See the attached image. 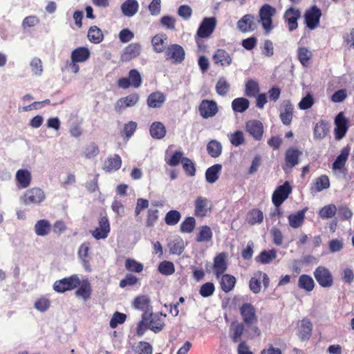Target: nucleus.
<instances>
[{
    "label": "nucleus",
    "instance_id": "31",
    "mask_svg": "<svg viewBox=\"0 0 354 354\" xmlns=\"http://www.w3.org/2000/svg\"><path fill=\"white\" fill-rule=\"evenodd\" d=\"M330 129L329 123L325 120H320L315 125L313 135L315 139H324L328 134Z\"/></svg>",
    "mask_w": 354,
    "mask_h": 354
},
{
    "label": "nucleus",
    "instance_id": "17",
    "mask_svg": "<svg viewBox=\"0 0 354 354\" xmlns=\"http://www.w3.org/2000/svg\"><path fill=\"white\" fill-rule=\"evenodd\" d=\"M300 11L293 8H290L285 12L283 18L288 24L290 31H292L297 28V20L300 18Z\"/></svg>",
    "mask_w": 354,
    "mask_h": 354
},
{
    "label": "nucleus",
    "instance_id": "50",
    "mask_svg": "<svg viewBox=\"0 0 354 354\" xmlns=\"http://www.w3.org/2000/svg\"><path fill=\"white\" fill-rule=\"evenodd\" d=\"M247 219L252 225L259 224L263 220V214L258 209H253L248 213Z\"/></svg>",
    "mask_w": 354,
    "mask_h": 354
},
{
    "label": "nucleus",
    "instance_id": "5",
    "mask_svg": "<svg viewBox=\"0 0 354 354\" xmlns=\"http://www.w3.org/2000/svg\"><path fill=\"white\" fill-rule=\"evenodd\" d=\"M314 277L323 288H330L333 284V277L330 271L324 266H319L315 269Z\"/></svg>",
    "mask_w": 354,
    "mask_h": 354
},
{
    "label": "nucleus",
    "instance_id": "9",
    "mask_svg": "<svg viewBox=\"0 0 354 354\" xmlns=\"http://www.w3.org/2000/svg\"><path fill=\"white\" fill-rule=\"evenodd\" d=\"M216 26V19L212 17H205L203 19L201 25L199 26L196 36L200 38H207L214 32Z\"/></svg>",
    "mask_w": 354,
    "mask_h": 354
},
{
    "label": "nucleus",
    "instance_id": "51",
    "mask_svg": "<svg viewBox=\"0 0 354 354\" xmlns=\"http://www.w3.org/2000/svg\"><path fill=\"white\" fill-rule=\"evenodd\" d=\"M83 153L86 159H93L98 156L100 149L95 143L91 142L85 147Z\"/></svg>",
    "mask_w": 354,
    "mask_h": 354
},
{
    "label": "nucleus",
    "instance_id": "46",
    "mask_svg": "<svg viewBox=\"0 0 354 354\" xmlns=\"http://www.w3.org/2000/svg\"><path fill=\"white\" fill-rule=\"evenodd\" d=\"M222 145L220 142L212 140L207 145V151L209 155L213 158L218 157L222 152Z\"/></svg>",
    "mask_w": 354,
    "mask_h": 354
},
{
    "label": "nucleus",
    "instance_id": "53",
    "mask_svg": "<svg viewBox=\"0 0 354 354\" xmlns=\"http://www.w3.org/2000/svg\"><path fill=\"white\" fill-rule=\"evenodd\" d=\"M30 68L33 75L41 76L43 73L41 60L38 57L32 58L30 62Z\"/></svg>",
    "mask_w": 354,
    "mask_h": 354
},
{
    "label": "nucleus",
    "instance_id": "32",
    "mask_svg": "<svg viewBox=\"0 0 354 354\" xmlns=\"http://www.w3.org/2000/svg\"><path fill=\"white\" fill-rule=\"evenodd\" d=\"M254 16L245 15L237 23V27L241 32H250L254 29Z\"/></svg>",
    "mask_w": 354,
    "mask_h": 354
},
{
    "label": "nucleus",
    "instance_id": "41",
    "mask_svg": "<svg viewBox=\"0 0 354 354\" xmlns=\"http://www.w3.org/2000/svg\"><path fill=\"white\" fill-rule=\"evenodd\" d=\"M250 106V102L245 97H237L232 102V110L236 113H243Z\"/></svg>",
    "mask_w": 354,
    "mask_h": 354
},
{
    "label": "nucleus",
    "instance_id": "61",
    "mask_svg": "<svg viewBox=\"0 0 354 354\" xmlns=\"http://www.w3.org/2000/svg\"><path fill=\"white\" fill-rule=\"evenodd\" d=\"M158 271L164 275H171L175 272V267L172 262L164 261L159 264Z\"/></svg>",
    "mask_w": 354,
    "mask_h": 354
},
{
    "label": "nucleus",
    "instance_id": "28",
    "mask_svg": "<svg viewBox=\"0 0 354 354\" xmlns=\"http://www.w3.org/2000/svg\"><path fill=\"white\" fill-rule=\"evenodd\" d=\"M349 155V149L345 147L342 149L340 154L337 157L333 164L332 169L334 171L339 170L343 172L345 170V164Z\"/></svg>",
    "mask_w": 354,
    "mask_h": 354
},
{
    "label": "nucleus",
    "instance_id": "13",
    "mask_svg": "<svg viewBox=\"0 0 354 354\" xmlns=\"http://www.w3.org/2000/svg\"><path fill=\"white\" fill-rule=\"evenodd\" d=\"M142 51V46L138 43H131L127 46L122 51L120 59L127 62L138 57Z\"/></svg>",
    "mask_w": 354,
    "mask_h": 354
},
{
    "label": "nucleus",
    "instance_id": "6",
    "mask_svg": "<svg viewBox=\"0 0 354 354\" xmlns=\"http://www.w3.org/2000/svg\"><path fill=\"white\" fill-rule=\"evenodd\" d=\"M111 231L110 223L106 216H100L98 226L90 232L95 240L106 239Z\"/></svg>",
    "mask_w": 354,
    "mask_h": 354
},
{
    "label": "nucleus",
    "instance_id": "26",
    "mask_svg": "<svg viewBox=\"0 0 354 354\" xmlns=\"http://www.w3.org/2000/svg\"><path fill=\"white\" fill-rule=\"evenodd\" d=\"M308 207H305L296 213L291 214L288 216V222L290 227L292 228H299L302 226L305 219V214Z\"/></svg>",
    "mask_w": 354,
    "mask_h": 354
},
{
    "label": "nucleus",
    "instance_id": "58",
    "mask_svg": "<svg viewBox=\"0 0 354 354\" xmlns=\"http://www.w3.org/2000/svg\"><path fill=\"white\" fill-rule=\"evenodd\" d=\"M259 91V84L256 81L250 80L246 82L245 93L247 96L255 97Z\"/></svg>",
    "mask_w": 354,
    "mask_h": 354
},
{
    "label": "nucleus",
    "instance_id": "30",
    "mask_svg": "<svg viewBox=\"0 0 354 354\" xmlns=\"http://www.w3.org/2000/svg\"><path fill=\"white\" fill-rule=\"evenodd\" d=\"M293 106L289 101L283 103L282 110L280 113V118L285 125H289L292 120Z\"/></svg>",
    "mask_w": 354,
    "mask_h": 354
},
{
    "label": "nucleus",
    "instance_id": "34",
    "mask_svg": "<svg viewBox=\"0 0 354 354\" xmlns=\"http://www.w3.org/2000/svg\"><path fill=\"white\" fill-rule=\"evenodd\" d=\"M167 42V36L165 34H158L151 39V44L153 50L156 53H162L165 51V45Z\"/></svg>",
    "mask_w": 354,
    "mask_h": 354
},
{
    "label": "nucleus",
    "instance_id": "55",
    "mask_svg": "<svg viewBox=\"0 0 354 354\" xmlns=\"http://www.w3.org/2000/svg\"><path fill=\"white\" fill-rule=\"evenodd\" d=\"M277 257V252L275 250H270L268 251L264 250L261 252L259 256L257 257L258 261L266 264Z\"/></svg>",
    "mask_w": 354,
    "mask_h": 354
},
{
    "label": "nucleus",
    "instance_id": "8",
    "mask_svg": "<svg viewBox=\"0 0 354 354\" xmlns=\"http://www.w3.org/2000/svg\"><path fill=\"white\" fill-rule=\"evenodd\" d=\"M185 50L178 44H171L165 49V57L166 59L173 62L181 63L185 59Z\"/></svg>",
    "mask_w": 354,
    "mask_h": 354
},
{
    "label": "nucleus",
    "instance_id": "48",
    "mask_svg": "<svg viewBox=\"0 0 354 354\" xmlns=\"http://www.w3.org/2000/svg\"><path fill=\"white\" fill-rule=\"evenodd\" d=\"M87 36L88 40L94 44H99L103 39L102 30L95 26H91L89 28Z\"/></svg>",
    "mask_w": 354,
    "mask_h": 354
},
{
    "label": "nucleus",
    "instance_id": "10",
    "mask_svg": "<svg viewBox=\"0 0 354 354\" xmlns=\"http://www.w3.org/2000/svg\"><path fill=\"white\" fill-rule=\"evenodd\" d=\"M321 16V10L316 6H312L310 8L306 11L304 15L306 26L310 30H314L316 28L319 24Z\"/></svg>",
    "mask_w": 354,
    "mask_h": 354
},
{
    "label": "nucleus",
    "instance_id": "3",
    "mask_svg": "<svg viewBox=\"0 0 354 354\" xmlns=\"http://www.w3.org/2000/svg\"><path fill=\"white\" fill-rule=\"evenodd\" d=\"M276 10L268 4H264L259 10V21L266 32L270 31L272 26V17L275 15Z\"/></svg>",
    "mask_w": 354,
    "mask_h": 354
},
{
    "label": "nucleus",
    "instance_id": "18",
    "mask_svg": "<svg viewBox=\"0 0 354 354\" xmlns=\"http://www.w3.org/2000/svg\"><path fill=\"white\" fill-rule=\"evenodd\" d=\"M240 313L245 324H252L257 322L256 310L250 304H244L240 308Z\"/></svg>",
    "mask_w": 354,
    "mask_h": 354
},
{
    "label": "nucleus",
    "instance_id": "22",
    "mask_svg": "<svg viewBox=\"0 0 354 354\" xmlns=\"http://www.w3.org/2000/svg\"><path fill=\"white\" fill-rule=\"evenodd\" d=\"M133 305L135 308L142 310L143 313H149L152 311L151 300L147 295L138 296L135 298Z\"/></svg>",
    "mask_w": 354,
    "mask_h": 354
},
{
    "label": "nucleus",
    "instance_id": "56",
    "mask_svg": "<svg viewBox=\"0 0 354 354\" xmlns=\"http://www.w3.org/2000/svg\"><path fill=\"white\" fill-rule=\"evenodd\" d=\"M230 143L234 147H239L245 143V137L243 132L236 131L228 135Z\"/></svg>",
    "mask_w": 354,
    "mask_h": 354
},
{
    "label": "nucleus",
    "instance_id": "33",
    "mask_svg": "<svg viewBox=\"0 0 354 354\" xmlns=\"http://www.w3.org/2000/svg\"><path fill=\"white\" fill-rule=\"evenodd\" d=\"M122 165V160L120 156L115 154L109 157L104 162L103 169L106 172H111L119 169Z\"/></svg>",
    "mask_w": 354,
    "mask_h": 354
},
{
    "label": "nucleus",
    "instance_id": "15",
    "mask_svg": "<svg viewBox=\"0 0 354 354\" xmlns=\"http://www.w3.org/2000/svg\"><path fill=\"white\" fill-rule=\"evenodd\" d=\"M335 133L337 140L343 138L348 130L347 120L342 112L337 114L335 119Z\"/></svg>",
    "mask_w": 354,
    "mask_h": 354
},
{
    "label": "nucleus",
    "instance_id": "39",
    "mask_svg": "<svg viewBox=\"0 0 354 354\" xmlns=\"http://www.w3.org/2000/svg\"><path fill=\"white\" fill-rule=\"evenodd\" d=\"M221 288L225 292H230L234 287L236 283V279L234 277L230 274H222L221 276Z\"/></svg>",
    "mask_w": 354,
    "mask_h": 354
},
{
    "label": "nucleus",
    "instance_id": "20",
    "mask_svg": "<svg viewBox=\"0 0 354 354\" xmlns=\"http://www.w3.org/2000/svg\"><path fill=\"white\" fill-rule=\"evenodd\" d=\"M212 59L214 64L221 66H229L232 62L230 55L224 49H218L214 53Z\"/></svg>",
    "mask_w": 354,
    "mask_h": 354
},
{
    "label": "nucleus",
    "instance_id": "64",
    "mask_svg": "<svg viewBox=\"0 0 354 354\" xmlns=\"http://www.w3.org/2000/svg\"><path fill=\"white\" fill-rule=\"evenodd\" d=\"M215 286L212 282H206L200 288L199 293L203 297H208L214 294Z\"/></svg>",
    "mask_w": 354,
    "mask_h": 354
},
{
    "label": "nucleus",
    "instance_id": "45",
    "mask_svg": "<svg viewBox=\"0 0 354 354\" xmlns=\"http://www.w3.org/2000/svg\"><path fill=\"white\" fill-rule=\"evenodd\" d=\"M212 231L207 225H203L199 228L196 240L197 242H209L212 239Z\"/></svg>",
    "mask_w": 354,
    "mask_h": 354
},
{
    "label": "nucleus",
    "instance_id": "44",
    "mask_svg": "<svg viewBox=\"0 0 354 354\" xmlns=\"http://www.w3.org/2000/svg\"><path fill=\"white\" fill-rule=\"evenodd\" d=\"M221 168L222 167L219 164L209 167L205 172L206 180L209 183H215L218 178V174Z\"/></svg>",
    "mask_w": 354,
    "mask_h": 354
},
{
    "label": "nucleus",
    "instance_id": "4",
    "mask_svg": "<svg viewBox=\"0 0 354 354\" xmlns=\"http://www.w3.org/2000/svg\"><path fill=\"white\" fill-rule=\"evenodd\" d=\"M212 210V203L206 197L198 196L194 201V215L198 218L207 216Z\"/></svg>",
    "mask_w": 354,
    "mask_h": 354
},
{
    "label": "nucleus",
    "instance_id": "60",
    "mask_svg": "<svg viewBox=\"0 0 354 354\" xmlns=\"http://www.w3.org/2000/svg\"><path fill=\"white\" fill-rule=\"evenodd\" d=\"M196 225V220L192 216L187 217L180 224V230L184 233H191Z\"/></svg>",
    "mask_w": 354,
    "mask_h": 354
},
{
    "label": "nucleus",
    "instance_id": "7",
    "mask_svg": "<svg viewBox=\"0 0 354 354\" xmlns=\"http://www.w3.org/2000/svg\"><path fill=\"white\" fill-rule=\"evenodd\" d=\"M292 192V187L288 181H286L282 185L277 187L274 192L272 201L273 204L277 207H279L283 201L288 197Z\"/></svg>",
    "mask_w": 354,
    "mask_h": 354
},
{
    "label": "nucleus",
    "instance_id": "40",
    "mask_svg": "<svg viewBox=\"0 0 354 354\" xmlns=\"http://www.w3.org/2000/svg\"><path fill=\"white\" fill-rule=\"evenodd\" d=\"M170 252L172 254H180L185 249V242L180 236H176L169 243Z\"/></svg>",
    "mask_w": 354,
    "mask_h": 354
},
{
    "label": "nucleus",
    "instance_id": "42",
    "mask_svg": "<svg viewBox=\"0 0 354 354\" xmlns=\"http://www.w3.org/2000/svg\"><path fill=\"white\" fill-rule=\"evenodd\" d=\"M298 286L307 292H310L315 287V282L310 276L301 274L298 279Z\"/></svg>",
    "mask_w": 354,
    "mask_h": 354
},
{
    "label": "nucleus",
    "instance_id": "2",
    "mask_svg": "<svg viewBox=\"0 0 354 354\" xmlns=\"http://www.w3.org/2000/svg\"><path fill=\"white\" fill-rule=\"evenodd\" d=\"M80 284V279L77 274L65 277L56 281L53 284V290L59 293H64L66 291L71 290Z\"/></svg>",
    "mask_w": 354,
    "mask_h": 354
},
{
    "label": "nucleus",
    "instance_id": "24",
    "mask_svg": "<svg viewBox=\"0 0 354 354\" xmlns=\"http://www.w3.org/2000/svg\"><path fill=\"white\" fill-rule=\"evenodd\" d=\"M302 152L295 148H289L285 154L286 166L291 169L299 163V157Z\"/></svg>",
    "mask_w": 354,
    "mask_h": 354
},
{
    "label": "nucleus",
    "instance_id": "21",
    "mask_svg": "<svg viewBox=\"0 0 354 354\" xmlns=\"http://www.w3.org/2000/svg\"><path fill=\"white\" fill-rule=\"evenodd\" d=\"M227 269L226 254L223 252L218 254L214 260L213 271L217 279L225 272Z\"/></svg>",
    "mask_w": 354,
    "mask_h": 354
},
{
    "label": "nucleus",
    "instance_id": "27",
    "mask_svg": "<svg viewBox=\"0 0 354 354\" xmlns=\"http://www.w3.org/2000/svg\"><path fill=\"white\" fill-rule=\"evenodd\" d=\"M166 101V96L160 91L151 93L147 100V105L150 108H160Z\"/></svg>",
    "mask_w": 354,
    "mask_h": 354
},
{
    "label": "nucleus",
    "instance_id": "14",
    "mask_svg": "<svg viewBox=\"0 0 354 354\" xmlns=\"http://www.w3.org/2000/svg\"><path fill=\"white\" fill-rule=\"evenodd\" d=\"M139 98L137 93H132L121 97L115 103L114 109L116 112L120 113L126 108L134 106L138 103Z\"/></svg>",
    "mask_w": 354,
    "mask_h": 354
},
{
    "label": "nucleus",
    "instance_id": "29",
    "mask_svg": "<svg viewBox=\"0 0 354 354\" xmlns=\"http://www.w3.org/2000/svg\"><path fill=\"white\" fill-rule=\"evenodd\" d=\"M139 4L137 0H126L121 5L122 14L128 17L134 16L138 11Z\"/></svg>",
    "mask_w": 354,
    "mask_h": 354
},
{
    "label": "nucleus",
    "instance_id": "62",
    "mask_svg": "<svg viewBox=\"0 0 354 354\" xmlns=\"http://www.w3.org/2000/svg\"><path fill=\"white\" fill-rule=\"evenodd\" d=\"M261 280L259 276V272H257L254 274L250 281L249 286L250 290L254 294L259 293L261 288Z\"/></svg>",
    "mask_w": 354,
    "mask_h": 354
},
{
    "label": "nucleus",
    "instance_id": "16",
    "mask_svg": "<svg viewBox=\"0 0 354 354\" xmlns=\"http://www.w3.org/2000/svg\"><path fill=\"white\" fill-rule=\"evenodd\" d=\"M247 131L256 140H261L263 134V126L261 122L257 120H249L245 124Z\"/></svg>",
    "mask_w": 354,
    "mask_h": 354
},
{
    "label": "nucleus",
    "instance_id": "1",
    "mask_svg": "<svg viewBox=\"0 0 354 354\" xmlns=\"http://www.w3.org/2000/svg\"><path fill=\"white\" fill-rule=\"evenodd\" d=\"M166 315L158 313H142V320L137 326V334L139 336L144 335L147 329H150L157 333L161 331L165 326V317Z\"/></svg>",
    "mask_w": 354,
    "mask_h": 354
},
{
    "label": "nucleus",
    "instance_id": "59",
    "mask_svg": "<svg viewBox=\"0 0 354 354\" xmlns=\"http://www.w3.org/2000/svg\"><path fill=\"white\" fill-rule=\"evenodd\" d=\"M181 214L177 210H170L165 216V223L169 225H175L180 220Z\"/></svg>",
    "mask_w": 354,
    "mask_h": 354
},
{
    "label": "nucleus",
    "instance_id": "54",
    "mask_svg": "<svg viewBox=\"0 0 354 354\" xmlns=\"http://www.w3.org/2000/svg\"><path fill=\"white\" fill-rule=\"evenodd\" d=\"M125 268L133 272L140 273L143 270V265L133 259H127L124 263Z\"/></svg>",
    "mask_w": 354,
    "mask_h": 354
},
{
    "label": "nucleus",
    "instance_id": "63",
    "mask_svg": "<svg viewBox=\"0 0 354 354\" xmlns=\"http://www.w3.org/2000/svg\"><path fill=\"white\" fill-rule=\"evenodd\" d=\"M315 103V99L312 94L308 93L305 97H304L299 103L298 104V106L301 110H306L313 106Z\"/></svg>",
    "mask_w": 354,
    "mask_h": 354
},
{
    "label": "nucleus",
    "instance_id": "57",
    "mask_svg": "<svg viewBox=\"0 0 354 354\" xmlns=\"http://www.w3.org/2000/svg\"><path fill=\"white\" fill-rule=\"evenodd\" d=\"M129 80L131 86L133 88H138L142 84V77L137 69H132L129 72Z\"/></svg>",
    "mask_w": 354,
    "mask_h": 354
},
{
    "label": "nucleus",
    "instance_id": "37",
    "mask_svg": "<svg viewBox=\"0 0 354 354\" xmlns=\"http://www.w3.org/2000/svg\"><path fill=\"white\" fill-rule=\"evenodd\" d=\"M245 327L242 323H233L230 328V337L234 342L241 341Z\"/></svg>",
    "mask_w": 354,
    "mask_h": 354
},
{
    "label": "nucleus",
    "instance_id": "23",
    "mask_svg": "<svg viewBox=\"0 0 354 354\" xmlns=\"http://www.w3.org/2000/svg\"><path fill=\"white\" fill-rule=\"evenodd\" d=\"M91 52L86 47H78L74 49L71 54V61L84 63L90 57Z\"/></svg>",
    "mask_w": 354,
    "mask_h": 354
},
{
    "label": "nucleus",
    "instance_id": "38",
    "mask_svg": "<svg viewBox=\"0 0 354 354\" xmlns=\"http://www.w3.org/2000/svg\"><path fill=\"white\" fill-rule=\"evenodd\" d=\"M150 134L155 139H161L166 134L165 125L160 122H153L150 127Z\"/></svg>",
    "mask_w": 354,
    "mask_h": 354
},
{
    "label": "nucleus",
    "instance_id": "36",
    "mask_svg": "<svg viewBox=\"0 0 354 354\" xmlns=\"http://www.w3.org/2000/svg\"><path fill=\"white\" fill-rule=\"evenodd\" d=\"M152 346L146 342H140L136 346L129 350L126 354H152Z\"/></svg>",
    "mask_w": 354,
    "mask_h": 354
},
{
    "label": "nucleus",
    "instance_id": "43",
    "mask_svg": "<svg viewBox=\"0 0 354 354\" xmlns=\"http://www.w3.org/2000/svg\"><path fill=\"white\" fill-rule=\"evenodd\" d=\"M330 187V180L326 175H322L315 179V182L312 187V190L320 192Z\"/></svg>",
    "mask_w": 354,
    "mask_h": 354
},
{
    "label": "nucleus",
    "instance_id": "47",
    "mask_svg": "<svg viewBox=\"0 0 354 354\" xmlns=\"http://www.w3.org/2000/svg\"><path fill=\"white\" fill-rule=\"evenodd\" d=\"M313 56L312 52L306 47H299L297 49V57L300 63L305 67L309 64V60Z\"/></svg>",
    "mask_w": 354,
    "mask_h": 354
},
{
    "label": "nucleus",
    "instance_id": "12",
    "mask_svg": "<svg viewBox=\"0 0 354 354\" xmlns=\"http://www.w3.org/2000/svg\"><path fill=\"white\" fill-rule=\"evenodd\" d=\"M46 198L43 190L38 187H34L26 191L24 195V203L26 204H39Z\"/></svg>",
    "mask_w": 354,
    "mask_h": 354
},
{
    "label": "nucleus",
    "instance_id": "19",
    "mask_svg": "<svg viewBox=\"0 0 354 354\" xmlns=\"http://www.w3.org/2000/svg\"><path fill=\"white\" fill-rule=\"evenodd\" d=\"M313 330L312 323L307 319H304L297 324V335L302 341L310 339Z\"/></svg>",
    "mask_w": 354,
    "mask_h": 354
},
{
    "label": "nucleus",
    "instance_id": "25",
    "mask_svg": "<svg viewBox=\"0 0 354 354\" xmlns=\"http://www.w3.org/2000/svg\"><path fill=\"white\" fill-rule=\"evenodd\" d=\"M92 292L91 283L87 279L80 281V284L75 291V296L77 298L86 301L90 299Z\"/></svg>",
    "mask_w": 354,
    "mask_h": 354
},
{
    "label": "nucleus",
    "instance_id": "52",
    "mask_svg": "<svg viewBox=\"0 0 354 354\" xmlns=\"http://www.w3.org/2000/svg\"><path fill=\"white\" fill-rule=\"evenodd\" d=\"M230 88V84L225 77H222L218 79L216 84V91L219 95H225L229 91Z\"/></svg>",
    "mask_w": 354,
    "mask_h": 354
},
{
    "label": "nucleus",
    "instance_id": "49",
    "mask_svg": "<svg viewBox=\"0 0 354 354\" xmlns=\"http://www.w3.org/2000/svg\"><path fill=\"white\" fill-rule=\"evenodd\" d=\"M337 210V207L334 204H329L321 208L318 214L323 219L330 218L335 215Z\"/></svg>",
    "mask_w": 354,
    "mask_h": 354
},
{
    "label": "nucleus",
    "instance_id": "35",
    "mask_svg": "<svg viewBox=\"0 0 354 354\" xmlns=\"http://www.w3.org/2000/svg\"><path fill=\"white\" fill-rule=\"evenodd\" d=\"M34 230L37 236H44L50 232L51 225L48 220L41 219L35 223Z\"/></svg>",
    "mask_w": 354,
    "mask_h": 354
},
{
    "label": "nucleus",
    "instance_id": "11",
    "mask_svg": "<svg viewBox=\"0 0 354 354\" xmlns=\"http://www.w3.org/2000/svg\"><path fill=\"white\" fill-rule=\"evenodd\" d=\"M198 111L203 118H212L218 111L217 103L213 100H203L201 101Z\"/></svg>",
    "mask_w": 354,
    "mask_h": 354
}]
</instances>
